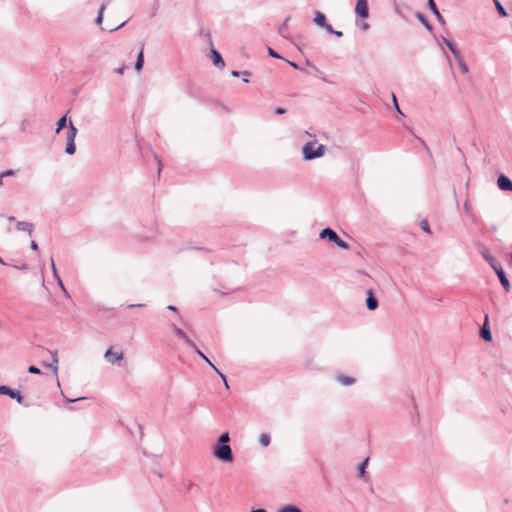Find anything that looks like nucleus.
<instances>
[{
    "instance_id": "nucleus-1",
    "label": "nucleus",
    "mask_w": 512,
    "mask_h": 512,
    "mask_svg": "<svg viewBox=\"0 0 512 512\" xmlns=\"http://www.w3.org/2000/svg\"><path fill=\"white\" fill-rule=\"evenodd\" d=\"M326 147L322 144L316 145L315 141L307 142L302 147V153L305 160H313L322 157L325 153Z\"/></svg>"
},
{
    "instance_id": "nucleus-2",
    "label": "nucleus",
    "mask_w": 512,
    "mask_h": 512,
    "mask_svg": "<svg viewBox=\"0 0 512 512\" xmlns=\"http://www.w3.org/2000/svg\"><path fill=\"white\" fill-rule=\"evenodd\" d=\"M77 132H78L77 128L74 126V124L70 120L68 123V129L66 131L67 144H66V148H65V152L68 155H73L76 151L75 138H76Z\"/></svg>"
},
{
    "instance_id": "nucleus-3",
    "label": "nucleus",
    "mask_w": 512,
    "mask_h": 512,
    "mask_svg": "<svg viewBox=\"0 0 512 512\" xmlns=\"http://www.w3.org/2000/svg\"><path fill=\"white\" fill-rule=\"evenodd\" d=\"M319 237L321 239H328L329 242L334 243L336 246H338V247H340L342 249H348L349 248V245L344 240H342L337 235V233L334 230H332L331 228L323 229L320 232Z\"/></svg>"
},
{
    "instance_id": "nucleus-4",
    "label": "nucleus",
    "mask_w": 512,
    "mask_h": 512,
    "mask_svg": "<svg viewBox=\"0 0 512 512\" xmlns=\"http://www.w3.org/2000/svg\"><path fill=\"white\" fill-rule=\"evenodd\" d=\"M214 456L224 462L233 460L232 449L229 445H216L213 449Z\"/></svg>"
},
{
    "instance_id": "nucleus-5",
    "label": "nucleus",
    "mask_w": 512,
    "mask_h": 512,
    "mask_svg": "<svg viewBox=\"0 0 512 512\" xmlns=\"http://www.w3.org/2000/svg\"><path fill=\"white\" fill-rule=\"evenodd\" d=\"M124 352L122 349H114L113 347L108 348L104 353V359L111 365L117 364L123 360Z\"/></svg>"
},
{
    "instance_id": "nucleus-6",
    "label": "nucleus",
    "mask_w": 512,
    "mask_h": 512,
    "mask_svg": "<svg viewBox=\"0 0 512 512\" xmlns=\"http://www.w3.org/2000/svg\"><path fill=\"white\" fill-rule=\"evenodd\" d=\"M355 13L364 19L369 16L367 0H358L357 1L356 6H355Z\"/></svg>"
},
{
    "instance_id": "nucleus-7",
    "label": "nucleus",
    "mask_w": 512,
    "mask_h": 512,
    "mask_svg": "<svg viewBox=\"0 0 512 512\" xmlns=\"http://www.w3.org/2000/svg\"><path fill=\"white\" fill-rule=\"evenodd\" d=\"M493 270L497 274L504 289L508 292L510 290V282H509L508 278L506 277L502 267L499 265H493Z\"/></svg>"
},
{
    "instance_id": "nucleus-8",
    "label": "nucleus",
    "mask_w": 512,
    "mask_h": 512,
    "mask_svg": "<svg viewBox=\"0 0 512 512\" xmlns=\"http://www.w3.org/2000/svg\"><path fill=\"white\" fill-rule=\"evenodd\" d=\"M172 330L175 333V335L182 339L189 347H191L192 349H196L195 343L189 339V337L185 334V332L182 329L176 327L175 325H172Z\"/></svg>"
},
{
    "instance_id": "nucleus-9",
    "label": "nucleus",
    "mask_w": 512,
    "mask_h": 512,
    "mask_svg": "<svg viewBox=\"0 0 512 512\" xmlns=\"http://www.w3.org/2000/svg\"><path fill=\"white\" fill-rule=\"evenodd\" d=\"M0 394L7 395L13 399H16L18 403L22 402V396L20 395V392L14 391L8 386H0Z\"/></svg>"
},
{
    "instance_id": "nucleus-10",
    "label": "nucleus",
    "mask_w": 512,
    "mask_h": 512,
    "mask_svg": "<svg viewBox=\"0 0 512 512\" xmlns=\"http://www.w3.org/2000/svg\"><path fill=\"white\" fill-rule=\"evenodd\" d=\"M497 185L503 191H512V181L505 175L498 177Z\"/></svg>"
},
{
    "instance_id": "nucleus-11",
    "label": "nucleus",
    "mask_w": 512,
    "mask_h": 512,
    "mask_svg": "<svg viewBox=\"0 0 512 512\" xmlns=\"http://www.w3.org/2000/svg\"><path fill=\"white\" fill-rule=\"evenodd\" d=\"M211 57H212V62L216 67L224 68L225 62L222 59V56L220 55V53L214 48H211Z\"/></svg>"
},
{
    "instance_id": "nucleus-12",
    "label": "nucleus",
    "mask_w": 512,
    "mask_h": 512,
    "mask_svg": "<svg viewBox=\"0 0 512 512\" xmlns=\"http://www.w3.org/2000/svg\"><path fill=\"white\" fill-rule=\"evenodd\" d=\"M16 230L21 232H27L29 235H31L34 230V225L30 222L18 221L16 224Z\"/></svg>"
},
{
    "instance_id": "nucleus-13",
    "label": "nucleus",
    "mask_w": 512,
    "mask_h": 512,
    "mask_svg": "<svg viewBox=\"0 0 512 512\" xmlns=\"http://www.w3.org/2000/svg\"><path fill=\"white\" fill-rule=\"evenodd\" d=\"M366 306L371 311L378 307V300L374 297L372 290L367 291Z\"/></svg>"
},
{
    "instance_id": "nucleus-14",
    "label": "nucleus",
    "mask_w": 512,
    "mask_h": 512,
    "mask_svg": "<svg viewBox=\"0 0 512 512\" xmlns=\"http://www.w3.org/2000/svg\"><path fill=\"white\" fill-rule=\"evenodd\" d=\"M336 380L338 383H340L342 386H351L355 383V378L351 377V376H346V375H342V374H338L336 376Z\"/></svg>"
},
{
    "instance_id": "nucleus-15",
    "label": "nucleus",
    "mask_w": 512,
    "mask_h": 512,
    "mask_svg": "<svg viewBox=\"0 0 512 512\" xmlns=\"http://www.w3.org/2000/svg\"><path fill=\"white\" fill-rule=\"evenodd\" d=\"M428 6H429V9L432 11V13L436 16L437 20L440 23L444 24L445 23L444 18L442 17L439 10L437 9L434 0H430L428 3Z\"/></svg>"
},
{
    "instance_id": "nucleus-16",
    "label": "nucleus",
    "mask_w": 512,
    "mask_h": 512,
    "mask_svg": "<svg viewBox=\"0 0 512 512\" xmlns=\"http://www.w3.org/2000/svg\"><path fill=\"white\" fill-rule=\"evenodd\" d=\"M314 23L320 27H324L326 24V17L323 13L317 11L314 17Z\"/></svg>"
},
{
    "instance_id": "nucleus-17",
    "label": "nucleus",
    "mask_w": 512,
    "mask_h": 512,
    "mask_svg": "<svg viewBox=\"0 0 512 512\" xmlns=\"http://www.w3.org/2000/svg\"><path fill=\"white\" fill-rule=\"evenodd\" d=\"M290 21V17H287L283 24L279 27L278 33L284 37L288 38V22Z\"/></svg>"
},
{
    "instance_id": "nucleus-18",
    "label": "nucleus",
    "mask_w": 512,
    "mask_h": 512,
    "mask_svg": "<svg viewBox=\"0 0 512 512\" xmlns=\"http://www.w3.org/2000/svg\"><path fill=\"white\" fill-rule=\"evenodd\" d=\"M444 43L449 48V50L452 52V54L454 55L455 59L459 58V56H461L459 50L456 48V46L451 41H449L447 39H444Z\"/></svg>"
},
{
    "instance_id": "nucleus-19",
    "label": "nucleus",
    "mask_w": 512,
    "mask_h": 512,
    "mask_svg": "<svg viewBox=\"0 0 512 512\" xmlns=\"http://www.w3.org/2000/svg\"><path fill=\"white\" fill-rule=\"evenodd\" d=\"M56 125H57V127H56L55 132H56L57 134H59V133H60V131H61L63 128H65V127H67V128H68V124H67V117H66V115H65V116H63V117H61V118L57 121V124H56Z\"/></svg>"
},
{
    "instance_id": "nucleus-20",
    "label": "nucleus",
    "mask_w": 512,
    "mask_h": 512,
    "mask_svg": "<svg viewBox=\"0 0 512 512\" xmlns=\"http://www.w3.org/2000/svg\"><path fill=\"white\" fill-rule=\"evenodd\" d=\"M143 64H144V56H143V51L141 50L139 53H138V56H137V59H136V62H135V70L136 71H140L143 67Z\"/></svg>"
},
{
    "instance_id": "nucleus-21",
    "label": "nucleus",
    "mask_w": 512,
    "mask_h": 512,
    "mask_svg": "<svg viewBox=\"0 0 512 512\" xmlns=\"http://www.w3.org/2000/svg\"><path fill=\"white\" fill-rule=\"evenodd\" d=\"M270 441H271V438H270V435L267 434V433H263L260 435L259 437V443L263 446V447H267L269 444H270Z\"/></svg>"
},
{
    "instance_id": "nucleus-22",
    "label": "nucleus",
    "mask_w": 512,
    "mask_h": 512,
    "mask_svg": "<svg viewBox=\"0 0 512 512\" xmlns=\"http://www.w3.org/2000/svg\"><path fill=\"white\" fill-rule=\"evenodd\" d=\"M481 337L486 341L492 340V334L489 328H486L485 326L480 331Z\"/></svg>"
},
{
    "instance_id": "nucleus-23",
    "label": "nucleus",
    "mask_w": 512,
    "mask_h": 512,
    "mask_svg": "<svg viewBox=\"0 0 512 512\" xmlns=\"http://www.w3.org/2000/svg\"><path fill=\"white\" fill-rule=\"evenodd\" d=\"M58 362V358H55L54 360H52L50 364L47 365L49 368L53 370L55 376H57L58 372ZM56 379H58V377H56ZM57 384L60 385L59 380H57Z\"/></svg>"
},
{
    "instance_id": "nucleus-24",
    "label": "nucleus",
    "mask_w": 512,
    "mask_h": 512,
    "mask_svg": "<svg viewBox=\"0 0 512 512\" xmlns=\"http://www.w3.org/2000/svg\"><path fill=\"white\" fill-rule=\"evenodd\" d=\"M230 440V436L228 432L222 433L218 438V445H227Z\"/></svg>"
},
{
    "instance_id": "nucleus-25",
    "label": "nucleus",
    "mask_w": 512,
    "mask_h": 512,
    "mask_svg": "<svg viewBox=\"0 0 512 512\" xmlns=\"http://www.w3.org/2000/svg\"><path fill=\"white\" fill-rule=\"evenodd\" d=\"M482 256L488 261L492 268L493 265H497L495 259L489 254L488 250L483 251Z\"/></svg>"
},
{
    "instance_id": "nucleus-26",
    "label": "nucleus",
    "mask_w": 512,
    "mask_h": 512,
    "mask_svg": "<svg viewBox=\"0 0 512 512\" xmlns=\"http://www.w3.org/2000/svg\"><path fill=\"white\" fill-rule=\"evenodd\" d=\"M416 17L419 19V21L426 27V29H428L429 31L432 30V27L431 25L429 24V22L426 20V18L424 17L423 14L421 13H417L416 14Z\"/></svg>"
},
{
    "instance_id": "nucleus-27",
    "label": "nucleus",
    "mask_w": 512,
    "mask_h": 512,
    "mask_svg": "<svg viewBox=\"0 0 512 512\" xmlns=\"http://www.w3.org/2000/svg\"><path fill=\"white\" fill-rule=\"evenodd\" d=\"M456 60L458 62L461 72L464 74L467 73L468 67H467L466 63L464 62L463 57L459 56V58H456Z\"/></svg>"
},
{
    "instance_id": "nucleus-28",
    "label": "nucleus",
    "mask_w": 512,
    "mask_h": 512,
    "mask_svg": "<svg viewBox=\"0 0 512 512\" xmlns=\"http://www.w3.org/2000/svg\"><path fill=\"white\" fill-rule=\"evenodd\" d=\"M278 512H302L298 507L293 505H288L281 508Z\"/></svg>"
},
{
    "instance_id": "nucleus-29",
    "label": "nucleus",
    "mask_w": 512,
    "mask_h": 512,
    "mask_svg": "<svg viewBox=\"0 0 512 512\" xmlns=\"http://www.w3.org/2000/svg\"><path fill=\"white\" fill-rule=\"evenodd\" d=\"M494 3H495V6L497 8V11L499 12V14L503 17L507 16V13H506V10L504 9V7L501 5V3L498 1V0H494Z\"/></svg>"
},
{
    "instance_id": "nucleus-30",
    "label": "nucleus",
    "mask_w": 512,
    "mask_h": 512,
    "mask_svg": "<svg viewBox=\"0 0 512 512\" xmlns=\"http://www.w3.org/2000/svg\"><path fill=\"white\" fill-rule=\"evenodd\" d=\"M104 10H105V4H102V5L100 6V8H99L98 16H97V18H96V23H97L98 25L102 23Z\"/></svg>"
},
{
    "instance_id": "nucleus-31",
    "label": "nucleus",
    "mask_w": 512,
    "mask_h": 512,
    "mask_svg": "<svg viewBox=\"0 0 512 512\" xmlns=\"http://www.w3.org/2000/svg\"><path fill=\"white\" fill-rule=\"evenodd\" d=\"M420 228L428 233V234H431V230H430V227H429V224H428V221L426 219H423L420 221Z\"/></svg>"
},
{
    "instance_id": "nucleus-32",
    "label": "nucleus",
    "mask_w": 512,
    "mask_h": 512,
    "mask_svg": "<svg viewBox=\"0 0 512 512\" xmlns=\"http://www.w3.org/2000/svg\"><path fill=\"white\" fill-rule=\"evenodd\" d=\"M55 280L57 281V284L59 286V288L62 290V292L65 294L66 297H70L67 289L65 288L60 276H58V278H55Z\"/></svg>"
},
{
    "instance_id": "nucleus-33",
    "label": "nucleus",
    "mask_w": 512,
    "mask_h": 512,
    "mask_svg": "<svg viewBox=\"0 0 512 512\" xmlns=\"http://www.w3.org/2000/svg\"><path fill=\"white\" fill-rule=\"evenodd\" d=\"M30 126V122L29 120L27 119H24L23 121H21L20 123V130L21 132H26L27 131V128Z\"/></svg>"
},
{
    "instance_id": "nucleus-34",
    "label": "nucleus",
    "mask_w": 512,
    "mask_h": 512,
    "mask_svg": "<svg viewBox=\"0 0 512 512\" xmlns=\"http://www.w3.org/2000/svg\"><path fill=\"white\" fill-rule=\"evenodd\" d=\"M195 352L203 359L205 360L211 367L214 365L197 347L194 349Z\"/></svg>"
},
{
    "instance_id": "nucleus-35",
    "label": "nucleus",
    "mask_w": 512,
    "mask_h": 512,
    "mask_svg": "<svg viewBox=\"0 0 512 512\" xmlns=\"http://www.w3.org/2000/svg\"><path fill=\"white\" fill-rule=\"evenodd\" d=\"M212 368L219 374V376L221 377V379L223 380L224 384H225V387L226 388H229V385H228V382L226 380V377L223 373H221L216 367L215 365H212Z\"/></svg>"
},
{
    "instance_id": "nucleus-36",
    "label": "nucleus",
    "mask_w": 512,
    "mask_h": 512,
    "mask_svg": "<svg viewBox=\"0 0 512 512\" xmlns=\"http://www.w3.org/2000/svg\"><path fill=\"white\" fill-rule=\"evenodd\" d=\"M51 269H52L53 277L54 278H58L59 274H58V271H57V268H56V265H55V262H54L53 258H51Z\"/></svg>"
},
{
    "instance_id": "nucleus-37",
    "label": "nucleus",
    "mask_w": 512,
    "mask_h": 512,
    "mask_svg": "<svg viewBox=\"0 0 512 512\" xmlns=\"http://www.w3.org/2000/svg\"><path fill=\"white\" fill-rule=\"evenodd\" d=\"M392 101H393V105H394V107H395L396 111H397L399 114L403 115V113H402V111L400 110V107H399V105H398L397 98H396L395 94H392Z\"/></svg>"
},
{
    "instance_id": "nucleus-38",
    "label": "nucleus",
    "mask_w": 512,
    "mask_h": 512,
    "mask_svg": "<svg viewBox=\"0 0 512 512\" xmlns=\"http://www.w3.org/2000/svg\"><path fill=\"white\" fill-rule=\"evenodd\" d=\"M0 174L3 176V178L13 177V176L16 175V171L10 169V170H6V171H4V172H2Z\"/></svg>"
},
{
    "instance_id": "nucleus-39",
    "label": "nucleus",
    "mask_w": 512,
    "mask_h": 512,
    "mask_svg": "<svg viewBox=\"0 0 512 512\" xmlns=\"http://www.w3.org/2000/svg\"><path fill=\"white\" fill-rule=\"evenodd\" d=\"M268 54L273 58H281L280 55L272 48H268Z\"/></svg>"
},
{
    "instance_id": "nucleus-40",
    "label": "nucleus",
    "mask_w": 512,
    "mask_h": 512,
    "mask_svg": "<svg viewBox=\"0 0 512 512\" xmlns=\"http://www.w3.org/2000/svg\"><path fill=\"white\" fill-rule=\"evenodd\" d=\"M28 371H29V373H32V374H39L40 373V370L36 366H30L28 368Z\"/></svg>"
},
{
    "instance_id": "nucleus-41",
    "label": "nucleus",
    "mask_w": 512,
    "mask_h": 512,
    "mask_svg": "<svg viewBox=\"0 0 512 512\" xmlns=\"http://www.w3.org/2000/svg\"><path fill=\"white\" fill-rule=\"evenodd\" d=\"M367 460H365L360 466H359V474L363 475L365 472V466H366Z\"/></svg>"
},
{
    "instance_id": "nucleus-42",
    "label": "nucleus",
    "mask_w": 512,
    "mask_h": 512,
    "mask_svg": "<svg viewBox=\"0 0 512 512\" xmlns=\"http://www.w3.org/2000/svg\"><path fill=\"white\" fill-rule=\"evenodd\" d=\"M323 28H324L328 33H330V34H333V33H334V30H333L332 26H331V25H329V24H327V23L325 24V26H324Z\"/></svg>"
},
{
    "instance_id": "nucleus-43",
    "label": "nucleus",
    "mask_w": 512,
    "mask_h": 512,
    "mask_svg": "<svg viewBox=\"0 0 512 512\" xmlns=\"http://www.w3.org/2000/svg\"><path fill=\"white\" fill-rule=\"evenodd\" d=\"M17 269L26 270L28 269V265L26 263H22L21 265L15 266Z\"/></svg>"
},
{
    "instance_id": "nucleus-44",
    "label": "nucleus",
    "mask_w": 512,
    "mask_h": 512,
    "mask_svg": "<svg viewBox=\"0 0 512 512\" xmlns=\"http://www.w3.org/2000/svg\"><path fill=\"white\" fill-rule=\"evenodd\" d=\"M30 247H31V249H32V250H35V251H36V250H38V244H37V242H36V241H34V240H33V241H31V245H30Z\"/></svg>"
},
{
    "instance_id": "nucleus-45",
    "label": "nucleus",
    "mask_w": 512,
    "mask_h": 512,
    "mask_svg": "<svg viewBox=\"0 0 512 512\" xmlns=\"http://www.w3.org/2000/svg\"><path fill=\"white\" fill-rule=\"evenodd\" d=\"M275 112H276V114H278V115H282V114H284V113H285V109H284V108H281V107H278V108H276Z\"/></svg>"
},
{
    "instance_id": "nucleus-46",
    "label": "nucleus",
    "mask_w": 512,
    "mask_h": 512,
    "mask_svg": "<svg viewBox=\"0 0 512 512\" xmlns=\"http://www.w3.org/2000/svg\"><path fill=\"white\" fill-rule=\"evenodd\" d=\"M50 354H51L52 360H54L55 358H58V354H57L56 350L50 351Z\"/></svg>"
},
{
    "instance_id": "nucleus-47",
    "label": "nucleus",
    "mask_w": 512,
    "mask_h": 512,
    "mask_svg": "<svg viewBox=\"0 0 512 512\" xmlns=\"http://www.w3.org/2000/svg\"><path fill=\"white\" fill-rule=\"evenodd\" d=\"M124 70H125V67H121V68L116 69L115 71L118 74H123Z\"/></svg>"
},
{
    "instance_id": "nucleus-48",
    "label": "nucleus",
    "mask_w": 512,
    "mask_h": 512,
    "mask_svg": "<svg viewBox=\"0 0 512 512\" xmlns=\"http://www.w3.org/2000/svg\"><path fill=\"white\" fill-rule=\"evenodd\" d=\"M251 512H267V511L262 508H257V509H252Z\"/></svg>"
},
{
    "instance_id": "nucleus-49",
    "label": "nucleus",
    "mask_w": 512,
    "mask_h": 512,
    "mask_svg": "<svg viewBox=\"0 0 512 512\" xmlns=\"http://www.w3.org/2000/svg\"><path fill=\"white\" fill-rule=\"evenodd\" d=\"M167 309H168V310H171V311H174V312H176V311H177V308H176L175 306H173V305H169V306H167Z\"/></svg>"
},
{
    "instance_id": "nucleus-50",
    "label": "nucleus",
    "mask_w": 512,
    "mask_h": 512,
    "mask_svg": "<svg viewBox=\"0 0 512 512\" xmlns=\"http://www.w3.org/2000/svg\"><path fill=\"white\" fill-rule=\"evenodd\" d=\"M333 34L338 36V37H341L343 35L341 31H335V30H334Z\"/></svg>"
},
{
    "instance_id": "nucleus-51",
    "label": "nucleus",
    "mask_w": 512,
    "mask_h": 512,
    "mask_svg": "<svg viewBox=\"0 0 512 512\" xmlns=\"http://www.w3.org/2000/svg\"><path fill=\"white\" fill-rule=\"evenodd\" d=\"M144 305L143 304H130L129 307H143Z\"/></svg>"
},
{
    "instance_id": "nucleus-52",
    "label": "nucleus",
    "mask_w": 512,
    "mask_h": 512,
    "mask_svg": "<svg viewBox=\"0 0 512 512\" xmlns=\"http://www.w3.org/2000/svg\"><path fill=\"white\" fill-rule=\"evenodd\" d=\"M7 220L10 221V222L15 221V217L14 216H8Z\"/></svg>"
},
{
    "instance_id": "nucleus-53",
    "label": "nucleus",
    "mask_w": 512,
    "mask_h": 512,
    "mask_svg": "<svg viewBox=\"0 0 512 512\" xmlns=\"http://www.w3.org/2000/svg\"><path fill=\"white\" fill-rule=\"evenodd\" d=\"M368 28H369V25H368L367 23H365V24H363V25H362V29H363V30H366V29H368Z\"/></svg>"
},
{
    "instance_id": "nucleus-54",
    "label": "nucleus",
    "mask_w": 512,
    "mask_h": 512,
    "mask_svg": "<svg viewBox=\"0 0 512 512\" xmlns=\"http://www.w3.org/2000/svg\"><path fill=\"white\" fill-rule=\"evenodd\" d=\"M231 74H232V76H234V77L239 76V72H237V71H232V73H231Z\"/></svg>"
},
{
    "instance_id": "nucleus-55",
    "label": "nucleus",
    "mask_w": 512,
    "mask_h": 512,
    "mask_svg": "<svg viewBox=\"0 0 512 512\" xmlns=\"http://www.w3.org/2000/svg\"><path fill=\"white\" fill-rule=\"evenodd\" d=\"M289 64H290L292 67L296 68V69L298 68L297 64H295V63H293V62H289Z\"/></svg>"
},
{
    "instance_id": "nucleus-56",
    "label": "nucleus",
    "mask_w": 512,
    "mask_h": 512,
    "mask_svg": "<svg viewBox=\"0 0 512 512\" xmlns=\"http://www.w3.org/2000/svg\"><path fill=\"white\" fill-rule=\"evenodd\" d=\"M0 264L6 265V262L3 260V258L0 256Z\"/></svg>"
},
{
    "instance_id": "nucleus-57",
    "label": "nucleus",
    "mask_w": 512,
    "mask_h": 512,
    "mask_svg": "<svg viewBox=\"0 0 512 512\" xmlns=\"http://www.w3.org/2000/svg\"><path fill=\"white\" fill-rule=\"evenodd\" d=\"M3 179H4L3 176L0 174V186L3 185Z\"/></svg>"
},
{
    "instance_id": "nucleus-58",
    "label": "nucleus",
    "mask_w": 512,
    "mask_h": 512,
    "mask_svg": "<svg viewBox=\"0 0 512 512\" xmlns=\"http://www.w3.org/2000/svg\"><path fill=\"white\" fill-rule=\"evenodd\" d=\"M81 399H82V398H81V397H79V398H76V399H71V400H69V401H70V402H76V401L81 400Z\"/></svg>"
},
{
    "instance_id": "nucleus-59",
    "label": "nucleus",
    "mask_w": 512,
    "mask_h": 512,
    "mask_svg": "<svg viewBox=\"0 0 512 512\" xmlns=\"http://www.w3.org/2000/svg\"><path fill=\"white\" fill-rule=\"evenodd\" d=\"M509 261H510V263L512 264V252H511V253H510V255H509Z\"/></svg>"
},
{
    "instance_id": "nucleus-60",
    "label": "nucleus",
    "mask_w": 512,
    "mask_h": 512,
    "mask_svg": "<svg viewBox=\"0 0 512 512\" xmlns=\"http://www.w3.org/2000/svg\"><path fill=\"white\" fill-rule=\"evenodd\" d=\"M249 80L246 77H243V82L247 83Z\"/></svg>"
},
{
    "instance_id": "nucleus-61",
    "label": "nucleus",
    "mask_w": 512,
    "mask_h": 512,
    "mask_svg": "<svg viewBox=\"0 0 512 512\" xmlns=\"http://www.w3.org/2000/svg\"><path fill=\"white\" fill-rule=\"evenodd\" d=\"M243 74H244L245 76H248V75H249V72L244 71V72H243Z\"/></svg>"
}]
</instances>
